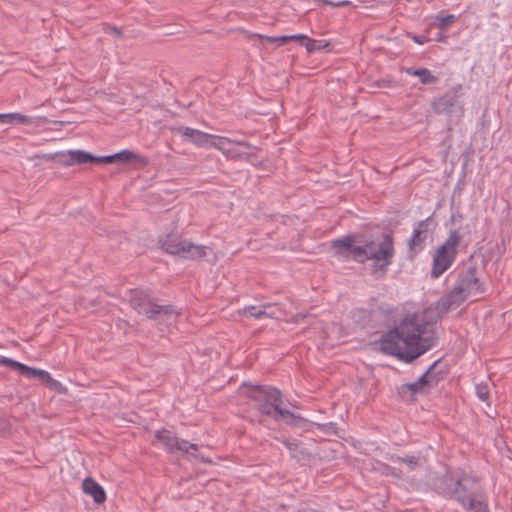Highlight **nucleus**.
<instances>
[{
	"label": "nucleus",
	"mask_w": 512,
	"mask_h": 512,
	"mask_svg": "<svg viewBox=\"0 0 512 512\" xmlns=\"http://www.w3.org/2000/svg\"><path fill=\"white\" fill-rule=\"evenodd\" d=\"M434 326L425 312L408 314L398 326L382 335L381 350L411 363L433 347Z\"/></svg>",
	"instance_id": "f257e3e1"
},
{
	"label": "nucleus",
	"mask_w": 512,
	"mask_h": 512,
	"mask_svg": "<svg viewBox=\"0 0 512 512\" xmlns=\"http://www.w3.org/2000/svg\"><path fill=\"white\" fill-rule=\"evenodd\" d=\"M333 255L345 261L365 264L371 261V274L383 278L395 255L394 240L391 234H384L380 242L363 239L358 234H348L331 241Z\"/></svg>",
	"instance_id": "f03ea898"
},
{
	"label": "nucleus",
	"mask_w": 512,
	"mask_h": 512,
	"mask_svg": "<svg viewBox=\"0 0 512 512\" xmlns=\"http://www.w3.org/2000/svg\"><path fill=\"white\" fill-rule=\"evenodd\" d=\"M436 489L445 498L455 500L467 512H491L485 489L474 479L454 477L447 472Z\"/></svg>",
	"instance_id": "7ed1b4c3"
},
{
	"label": "nucleus",
	"mask_w": 512,
	"mask_h": 512,
	"mask_svg": "<svg viewBox=\"0 0 512 512\" xmlns=\"http://www.w3.org/2000/svg\"><path fill=\"white\" fill-rule=\"evenodd\" d=\"M451 276L454 278L451 289L436 303V309L440 313H447L450 309L459 307L469 297L484 292V285L474 266L457 268Z\"/></svg>",
	"instance_id": "20e7f679"
},
{
	"label": "nucleus",
	"mask_w": 512,
	"mask_h": 512,
	"mask_svg": "<svg viewBox=\"0 0 512 512\" xmlns=\"http://www.w3.org/2000/svg\"><path fill=\"white\" fill-rule=\"evenodd\" d=\"M250 398L255 402V407L261 414L275 421L282 420L288 425H296L302 420L300 415L283 407V394L275 387L256 386L250 392Z\"/></svg>",
	"instance_id": "39448f33"
},
{
	"label": "nucleus",
	"mask_w": 512,
	"mask_h": 512,
	"mask_svg": "<svg viewBox=\"0 0 512 512\" xmlns=\"http://www.w3.org/2000/svg\"><path fill=\"white\" fill-rule=\"evenodd\" d=\"M460 242V231L458 229L451 230L444 243L436 249L433 255L431 278H439L453 265L457 258Z\"/></svg>",
	"instance_id": "423d86ee"
},
{
	"label": "nucleus",
	"mask_w": 512,
	"mask_h": 512,
	"mask_svg": "<svg viewBox=\"0 0 512 512\" xmlns=\"http://www.w3.org/2000/svg\"><path fill=\"white\" fill-rule=\"evenodd\" d=\"M130 303L138 313L145 315L148 319L156 320L161 316L167 319H175L178 312L172 305H159L145 292L141 290L132 291Z\"/></svg>",
	"instance_id": "0eeeda50"
},
{
	"label": "nucleus",
	"mask_w": 512,
	"mask_h": 512,
	"mask_svg": "<svg viewBox=\"0 0 512 512\" xmlns=\"http://www.w3.org/2000/svg\"><path fill=\"white\" fill-rule=\"evenodd\" d=\"M0 366L9 367L13 370L19 371L21 375L27 379H38L42 383L48 384L50 387H55L59 384L57 380H54L50 373L43 369L33 368L20 363L11 358L0 355Z\"/></svg>",
	"instance_id": "6e6552de"
},
{
	"label": "nucleus",
	"mask_w": 512,
	"mask_h": 512,
	"mask_svg": "<svg viewBox=\"0 0 512 512\" xmlns=\"http://www.w3.org/2000/svg\"><path fill=\"white\" fill-rule=\"evenodd\" d=\"M462 85L457 84L442 96L435 98L432 102V107L437 114H453L456 109L459 113L463 112V105H460L459 99L461 97Z\"/></svg>",
	"instance_id": "1a4fd4ad"
},
{
	"label": "nucleus",
	"mask_w": 512,
	"mask_h": 512,
	"mask_svg": "<svg viewBox=\"0 0 512 512\" xmlns=\"http://www.w3.org/2000/svg\"><path fill=\"white\" fill-rule=\"evenodd\" d=\"M156 439L165 447L168 452L187 453L190 450L197 451L198 445L190 443L184 439H180L173 432L167 429L157 430Z\"/></svg>",
	"instance_id": "9d476101"
},
{
	"label": "nucleus",
	"mask_w": 512,
	"mask_h": 512,
	"mask_svg": "<svg viewBox=\"0 0 512 512\" xmlns=\"http://www.w3.org/2000/svg\"><path fill=\"white\" fill-rule=\"evenodd\" d=\"M437 363L438 361L433 362L416 381L404 384L403 389H407L412 394H418L425 393L430 388L436 386L441 379L440 374L435 372Z\"/></svg>",
	"instance_id": "9b49d317"
},
{
	"label": "nucleus",
	"mask_w": 512,
	"mask_h": 512,
	"mask_svg": "<svg viewBox=\"0 0 512 512\" xmlns=\"http://www.w3.org/2000/svg\"><path fill=\"white\" fill-rule=\"evenodd\" d=\"M270 43L284 44L289 40H300L305 45L309 53L323 51L329 47L330 43L325 39H310L304 34L283 35V36H267Z\"/></svg>",
	"instance_id": "f8f14e48"
},
{
	"label": "nucleus",
	"mask_w": 512,
	"mask_h": 512,
	"mask_svg": "<svg viewBox=\"0 0 512 512\" xmlns=\"http://www.w3.org/2000/svg\"><path fill=\"white\" fill-rule=\"evenodd\" d=\"M431 223L432 218L427 217L414 225L412 236L408 240V251L411 256L418 254L424 249Z\"/></svg>",
	"instance_id": "ddd939ff"
},
{
	"label": "nucleus",
	"mask_w": 512,
	"mask_h": 512,
	"mask_svg": "<svg viewBox=\"0 0 512 512\" xmlns=\"http://www.w3.org/2000/svg\"><path fill=\"white\" fill-rule=\"evenodd\" d=\"M176 131L185 141H189L198 147L209 148L212 134L186 126L178 127Z\"/></svg>",
	"instance_id": "4468645a"
},
{
	"label": "nucleus",
	"mask_w": 512,
	"mask_h": 512,
	"mask_svg": "<svg viewBox=\"0 0 512 512\" xmlns=\"http://www.w3.org/2000/svg\"><path fill=\"white\" fill-rule=\"evenodd\" d=\"M276 310L277 308L275 304L265 303L259 306H245L239 311V314L244 317L261 320L266 318H277L278 315Z\"/></svg>",
	"instance_id": "2eb2a0df"
},
{
	"label": "nucleus",
	"mask_w": 512,
	"mask_h": 512,
	"mask_svg": "<svg viewBox=\"0 0 512 512\" xmlns=\"http://www.w3.org/2000/svg\"><path fill=\"white\" fill-rule=\"evenodd\" d=\"M59 162L65 166H72L75 164H86L94 162L95 156L84 150H69L59 152L56 154Z\"/></svg>",
	"instance_id": "dca6fc26"
},
{
	"label": "nucleus",
	"mask_w": 512,
	"mask_h": 512,
	"mask_svg": "<svg viewBox=\"0 0 512 512\" xmlns=\"http://www.w3.org/2000/svg\"><path fill=\"white\" fill-rule=\"evenodd\" d=\"M207 247L183 240L176 256L183 259L196 260L206 255Z\"/></svg>",
	"instance_id": "f3484780"
},
{
	"label": "nucleus",
	"mask_w": 512,
	"mask_h": 512,
	"mask_svg": "<svg viewBox=\"0 0 512 512\" xmlns=\"http://www.w3.org/2000/svg\"><path fill=\"white\" fill-rule=\"evenodd\" d=\"M82 487L83 491L90 495L96 503L100 504L105 501L106 494L104 489L92 478H86L83 481Z\"/></svg>",
	"instance_id": "a211bd4d"
},
{
	"label": "nucleus",
	"mask_w": 512,
	"mask_h": 512,
	"mask_svg": "<svg viewBox=\"0 0 512 512\" xmlns=\"http://www.w3.org/2000/svg\"><path fill=\"white\" fill-rule=\"evenodd\" d=\"M233 143H236L238 145H246L243 141H237L234 142L231 139L223 136L213 135L211 136V143L209 145V148H215L221 151L226 156L232 155V148L231 145Z\"/></svg>",
	"instance_id": "6ab92c4d"
},
{
	"label": "nucleus",
	"mask_w": 512,
	"mask_h": 512,
	"mask_svg": "<svg viewBox=\"0 0 512 512\" xmlns=\"http://www.w3.org/2000/svg\"><path fill=\"white\" fill-rule=\"evenodd\" d=\"M403 71L409 76L418 77L421 84H423V85L434 84L438 81V77L435 76L429 69L424 68V67H421V68L406 67L403 69Z\"/></svg>",
	"instance_id": "aec40b11"
},
{
	"label": "nucleus",
	"mask_w": 512,
	"mask_h": 512,
	"mask_svg": "<svg viewBox=\"0 0 512 512\" xmlns=\"http://www.w3.org/2000/svg\"><path fill=\"white\" fill-rule=\"evenodd\" d=\"M182 239L176 235L168 234L160 238L159 243L161 248L168 254L177 255L182 243Z\"/></svg>",
	"instance_id": "412c9836"
},
{
	"label": "nucleus",
	"mask_w": 512,
	"mask_h": 512,
	"mask_svg": "<svg viewBox=\"0 0 512 512\" xmlns=\"http://www.w3.org/2000/svg\"><path fill=\"white\" fill-rule=\"evenodd\" d=\"M29 122V117L21 113H0V124H26Z\"/></svg>",
	"instance_id": "4be33fe9"
},
{
	"label": "nucleus",
	"mask_w": 512,
	"mask_h": 512,
	"mask_svg": "<svg viewBox=\"0 0 512 512\" xmlns=\"http://www.w3.org/2000/svg\"><path fill=\"white\" fill-rule=\"evenodd\" d=\"M475 393L479 400L487 402L489 399V387L487 383L481 382L475 386Z\"/></svg>",
	"instance_id": "5701e85b"
},
{
	"label": "nucleus",
	"mask_w": 512,
	"mask_h": 512,
	"mask_svg": "<svg viewBox=\"0 0 512 512\" xmlns=\"http://www.w3.org/2000/svg\"><path fill=\"white\" fill-rule=\"evenodd\" d=\"M115 157H116V160L118 161H121V162H128V161H131L133 159H136V154H134L132 151L130 150H122L118 153H115Z\"/></svg>",
	"instance_id": "b1692460"
},
{
	"label": "nucleus",
	"mask_w": 512,
	"mask_h": 512,
	"mask_svg": "<svg viewBox=\"0 0 512 512\" xmlns=\"http://www.w3.org/2000/svg\"><path fill=\"white\" fill-rule=\"evenodd\" d=\"M455 19H456V17L452 14H448L445 16L437 15L435 17V22H437L440 27H445V26H448L451 23H453L455 21Z\"/></svg>",
	"instance_id": "393cba45"
},
{
	"label": "nucleus",
	"mask_w": 512,
	"mask_h": 512,
	"mask_svg": "<svg viewBox=\"0 0 512 512\" xmlns=\"http://www.w3.org/2000/svg\"><path fill=\"white\" fill-rule=\"evenodd\" d=\"M288 450L295 451L298 448V440L293 438L278 439Z\"/></svg>",
	"instance_id": "a878e982"
},
{
	"label": "nucleus",
	"mask_w": 512,
	"mask_h": 512,
	"mask_svg": "<svg viewBox=\"0 0 512 512\" xmlns=\"http://www.w3.org/2000/svg\"><path fill=\"white\" fill-rule=\"evenodd\" d=\"M399 459L401 460V462L407 464L411 469H413L418 464L419 461V458L415 456H406Z\"/></svg>",
	"instance_id": "bb28decb"
},
{
	"label": "nucleus",
	"mask_w": 512,
	"mask_h": 512,
	"mask_svg": "<svg viewBox=\"0 0 512 512\" xmlns=\"http://www.w3.org/2000/svg\"><path fill=\"white\" fill-rule=\"evenodd\" d=\"M113 161H116L115 154L112 155H106V156H95L94 162L99 163H112Z\"/></svg>",
	"instance_id": "cd10ccee"
},
{
	"label": "nucleus",
	"mask_w": 512,
	"mask_h": 512,
	"mask_svg": "<svg viewBox=\"0 0 512 512\" xmlns=\"http://www.w3.org/2000/svg\"><path fill=\"white\" fill-rule=\"evenodd\" d=\"M411 38L415 43L419 45H423L429 42V38L425 35H414Z\"/></svg>",
	"instance_id": "c85d7f7f"
},
{
	"label": "nucleus",
	"mask_w": 512,
	"mask_h": 512,
	"mask_svg": "<svg viewBox=\"0 0 512 512\" xmlns=\"http://www.w3.org/2000/svg\"><path fill=\"white\" fill-rule=\"evenodd\" d=\"M445 38V35L443 33H438L436 36V41H443Z\"/></svg>",
	"instance_id": "c756f323"
}]
</instances>
